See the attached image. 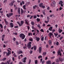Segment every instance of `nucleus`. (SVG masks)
<instances>
[{
    "label": "nucleus",
    "mask_w": 64,
    "mask_h": 64,
    "mask_svg": "<svg viewBox=\"0 0 64 64\" xmlns=\"http://www.w3.org/2000/svg\"><path fill=\"white\" fill-rule=\"evenodd\" d=\"M47 64H51V60H49L47 62Z\"/></svg>",
    "instance_id": "nucleus-13"
},
{
    "label": "nucleus",
    "mask_w": 64,
    "mask_h": 64,
    "mask_svg": "<svg viewBox=\"0 0 64 64\" xmlns=\"http://www.w3.org/2000/svg\"><path fill=\"white\" fill-rule=\"evenodd\" d=\"M10 26L11 28H13V24L12 23H11L10 24Z\"/></svg>",
    "instance_id": "nucleus-11"
},
{
    "label": "nucleus",
    "mask_w": 64,
    "mask_h": 64,
    "mask_svg": "<svg viewBox=\"0 0 64 64\" xmlns=\"http://www.w3.org/2000/svg\"><path fill=\"white\" fill-rule=\"evenodd\" d=\"M37 6L36 5H35L34 6H33V8L34 9H36V7H37Z\"/></svg>",
    "instance_id": "nucleus-41"
},
{
    "label": "nucleus",
    "mask_w": 64,
    "mask_h": 64,
    "mask_svg": "<svg viewBox=\"0 0 64 64\" xmlns=\"http://www.w3.org/2000/svg\"><path fill=\"white\" fill-rule=\"evenodd\" d=\"M18 13L19 14H20V8H18Z\"/></svg>",
    "instance_id": "nucleus-19"
},
{
    "label": "nucleus",
    "mask_w": 64,
    "mask_h": 64,
    "mask_svg": "<svg viewBox=\"0 0 64 64\" xmlns=\"http://www.w3.org/2000/svg\"><path fill=\"white\" fill-rule=\"evenodd\" d=\"M42 51V48L41 47H40L39 48V51L40 53H41V51Z\"/></svg>",
    "instance_id": "nucleus-8"
},
{
    "label": "nucleus",
    "mask_w": 64,
    "mask_h": 64,
    "mask_svg": "<svg viewBox=\"0 0 64 64\" xmlns=\"http://www.w3.org/2000/svg\"><path fill=\"white\" fill-rule=\"evenodd\" d=\"M16 44L17 45H19V43H18V42L17 41H16Z\"/></svg>",
    "instance_id": "nucleus-46"
},
{
    "label": "nucleus",
    "mask_w": 64,
    "mask_h": 64,
    "mask_svg": "<svg viewBox=\"0 0 64 64\" xmlns=\"http://www.w3.org/2000/svg\"><path fill=\"white\" fill-rule=\"evenodd\" d=\"M41 8H45V6L42 5V7H41Z\"/></svg>",
    "instance_id": "nucleus-56"
},
{
    "label": "nucleus",
    "mask_w": 64,
    "mask_h": 64,
    "mask_svg": "<svg viewBox=\"0 0 64 64\" xmlns=\"http://www.w3.org/2000/svg\"><path fill=\"white\" fill-rule=\"evenodd\" d=\"M9 5L11 6H13V4L12 2Z\"/></svg>",
    "instance_id": "nucleus-40"
},
{
    "label": "nucleus",
    "mask_w": 64,
    "mask_h": 64,
    "mask_svg": "<svg viewBox=\"0 0 64 64\" xmlns=\"http://www.w3.org/2000/svg\"><path fill=\"white\" fill-rule=\"evenodd\" d=\"M22 53H23L22 51L21 50H20L19 51V52L18 53V54H22Z\"/></svg>",
    "instance_id": "nucleus-20"
},
{
    "label": "nucleus",
    "mask_w": 64,
    "mask_h": 64,
    "mask_svg": "<svg viewBox=\"0 0 64 64\" xmlns=\"http://www.w3.org/2000/svg\"><path fill=\"white\" fill-rule=\"evenodd\" d=\"M41 40L42 41H43L44 40V37H43V35H42L41 36Z\"/></svg>",
    "instance_id": "nucleus-22"
},
{
    "label": "nucleus",
    "mask_w": 64,
    "mask_h": 64,
    "mask_svg": "<svg viewBox=\"0 0 64 64\" xmlns=\"http://www.w3.org/2000/svg\"><path fill=\"white\" fill-rule=\"evenodd\" d=\"M40 31L41 32H44V30H43L42 29H41L40 30Z\"/></svg>",
    "instance_id": "nucleus-49"
},
{
    "label": "nucleus",
    "mask_w": 64,
    "mask_h": 64,
    "mask_svg": "<svg viewBox=\"0 0 64 64\" xmlns=\"http://www.w3.org/2000/svg\"><path fill=\"white\" fill-rule=\"evenodd\" d=\"M37 26L38 27V28H40V24H38L37 25Z\"/></svg>",
    "instance_id": "nucleus-53"
},
{
    "label": "nucleus",
    "mask_w": 64,
    "mask_h": 64,
    "mask_svg": "<svg viewBox=\"0 0 64 64\" xmlns=\"http://www.w3.org/2000/svg\"><path fill=\"white\" fill-rule=\"evenodd\" d=\"M52 16L53 17H54V15L53 14H52L50 16V17H52Z\"/></svg>",
    "instance_id": "nucleus-37"
},
{
    "label": "nucleus",
    "mask_w": 64,
    "mask_h": 64,
    "mask_svg": "<svg viewBox=\"0 0 64 64\" xmlns=\"http://www.w3.org/2000/svg\"><path fill=\"white\" fill-rule=\"evenodd\" d=\"M30 54H31L33 52V51H32V50H31L30 51Z\"/></svg>",
    "instance_id": "nucleus-64"
},
{
    "label": "nucleus",
    "mask_w": 64,
    "mask_h": 64,
    "mask_svg": "<svg viewBox=\"0 0 64 64\" xmlns=\"http://www.w3.org/2000/svg\"><path fill=\"white\" fill-rule=\"evenodd\" d=\"M46 52H43L42 53V55L44 56H45V55H46Z\"/></svg>",
    "instance_id": "nucleus-30"
},
{
    "label": "nucleus",
    "mask_w": 64,
    "mask_h": 64,
    "mask_svg": "<svg viewBox=\"0 0 64 64\" xmlns=\"http://www.w3.org/2000/svg\"><path fill=\"white\" fill-rule=\"evenodd\" d=\"M6 58H4L3 59H2V61H5L6 60Z\"/></svg>",
    "instance_id": "nucleus-31"
},
{
    "label": "nucleus",
    "mask_w": 64,
    "mask_h": 64,
    "mask_svg": "<svg viewBox=\"0 0 64 64\" xmlns=\"http://www.w3.org/2000/svg\"><path fill=\"white\" fill-rule=\"evenodd\" d=\"M29 41H33V39L32 38H30L29 39Z\"/></svg>",
    "instance_id": "nucleus-32"
},
{
    "label": "nucleus",
    "mask_w": 64,
    "mask_h": 64,
    "mask_svg": "<svg viewBox=\"0 0 64 64\" xmlns=\"http://www.w3.org/2000/svg\"><path fill=\"white\" fill-rule=\"evenodd\" d=\"M28 21V20H25V23L26 24H27V25H29V24H28V22H27Z\"/></svg>",
    "instance_id": "nucleus-14"
},
{
    "label": "nucleus",
    "mask_w": 64,
    "mask_h": 64,
    "mask_svg": "<svg viewBox=\"0 0 64 64\" xmlns=\"http://www.w3.org/2000/svg\"><path fill=\"white\" fill-rule=\"evenodd\" d=\"M56 45H58V44H59V42H56Z\"/></svg>",
    "instance_id": "nucleus-54"
},
{
    "label": "nucleus",
    "mask_w": 64,
    "mask_h": 64,
    "mask_svg": "<svg viewBox=\"0 0 64 64\" xmlns=\"http://www.w3.org/2000/svg\"><path fill=\"white\" fill-rule=\"evenodd\" d=\"M3 47L4 48H5V47H6V45L5 44H4Z\"/></svg>",
    "instance_id": "nucleus-63"
},
{
    "label": "nucleus",
    "mask_w": 64,
    "mask_h": 64,
    "mask_svg": "<svg viewBox=\"0 0 64 64\" xmlns=\"http://www.w3.org/2000/svg\"><path fill=\"white\" fill-rule=\"evenodd\" d=\"M56 62H57V63H58V62H59V60H58V59L57 58V59H56Z\"/></svg>",
    "instance_id": "nucleus-25"
},
{
    "label": "nucleus",
    "mask_w": 64,
    "mask_h": 64,
    "mask_svg": "<svg viewBox=\"0 0 64 64\" xmlns=\"http://www.w3.org/2000/svg\"><path fill=\"white\" fill-rule=\"evenodd\" d=\"M34 50L35 51L36 50V46H34Z\"/></svg>",
    "instance_id": "nucleus-23"
},
{
    "label": "nucleus",
    "mask_w": 64,
    "mask_h": 64,
    "mask_svg": "<svg viewBox=\"0 0 64 64\" xmlns=\"http://www.w3.org/2000/svg\"><path fill=\"white\" fill-rule=\"evenodd\" d=\"M42 62V64H43L44 63H45V61L44 60H43Z\"/></svg>",
    "instance_id": "nucleus-51"
},
{
    "label": "nucleus",
    "mask_w": 64,
    "mask_h": 64,
    "mask_svg": "<svg viewBox=\"0 0 64 64\" xmlns=\"http://www.w3.org/2000/svg\"><path fill=\"white\" fill-rule=\"evenodd\" d=\"M55 57L54 56H53L52 57H51V58L52 59H54V58H55Z\"/></svg>",
    "instance_id": "nucleus-55"
},
{
    "label": "nucleus",
    "mask_w": 64,
    "mask_h": 64,
    "mask_svg": "<svg viewBox=\"0 0 64 64\" xmlns=\"http://www.w3.org/2000/svg\"><path fill=\"white\" fill-rule=\"evenodd\" d=\"M25 7H26V6L25 5H24L23 6V8L24 9L26 10V8H25Z\"/></svg>",
    "instance_id": "nucleus-38"
},
{
    "label": "nucleus",
    "mask_w": 64,
    "mask_h": 64,
    "mask_svg": "<svg viewBox=\"0 0 64 64\" xmlns=\"http://www.w3.org/2000/svg\"><path fill=\"white\" fill-rule=\"evenodd\" d=\"M34 19H36L37 18V16L36 15H34Z\"/></svg>",
    "instance_id": "nucleus-34"
},
{
    "label": "nucleus",
    "mask_w": 64,
    "mask_h": 64,
    "mask_svg": "<svg viewBox=\"0 0 64 64\" xmlns=\"http://www.w3.org/2000/svg\"><path fill=\"white\" fill-rule=\"evenodd\" d=\"M55 3H56L55 2H53V4H51V6H53V7L54 6H55Z\"/></svg>",
    "instance_id": "nucleus-10"
},
{
    "label": "nucleus",
    "mask_w": 64,
    "mask_h": 64,
    "mask_svg": "<svg viewBox=\"0 0 64 64\" xmlns=\"http://www.w3.org/2000/svg\"><path fill=\"white\" fill-rule=\"evenodd\" d=\"M54 34L55 35L56 37L57 36H58V33H54Z\"/></svg>",
    "instance_id": "nucleus-35"
},
{
    "label": "nucleus",
    "mask_w": 64,
    "mask_h": 64,
    "mask_svg": "<svg viewBox=\"0 0 64 64\" xmlns=\"http://www.w3.org/2000/svg\"><path fill=\"white\" fill-rule=\"evenodd\" d=\"M11 54V52H8V53H7L6 54V55L7 56H8V55H10V54Z\"/></svg>",
    "instance_id": "nucleus-24"
},
{
    "label": "nucleus",
    "mask_w": 64,
    "mask_h": 64,
    "mask_svg": "<svg viewBox=\"0 0 64 64\" xmlns=\"http://www.w3.org/2000/svg\"><path fill=\"white\" fill-rule=\"evenodd\" d=\"M27 59V58L25 57L23 58L22 60L23 61L24 63H26V60Z\"/></svg>",
    "instance_id": "nucleus-7"
},
{
    "label": "nucleus",
    "mask_w": 64,
    "mask_h": 64,
    "mask_svg": "<svg viewBox=\"0 0 64 64\" xmlns=\"http://www.w3.org/2000/svg\"><path fill=\"white\" fill-rule=\"evenodd\" d=\"M48 35H49V36H50V38H51V36H52V35H53V34H52V33L50 32L49 34H48Z\"/></svg>",
    "instance_id": "nucleus-18"
},
{
    "label": "nucleus",
    "mask_w": 64,
    "mask_h": 64,
    "mask_svg": "<svg viewBox=\"0 0 64 64\" xmlns=\"http://www.w3.org/2000/svg\"><path fill=\"white\" fill-rule=\"evenodd\" d=\"M42 58V56H38V58L39 59V58Z\"/></svg>",
    "instance_id": "nucleus-58"
},
{
    "label": "nucleus",
    "mask_w": 64,
    "mask_h": 64,
    "mask_svg": "<svg viewBox=\"0 0 64 64\" xmlns=\"http://www.w3.org/2000/svg\"><path fill=\"white\" fill-rule=\"evenodd\" d=\"M30 35H32V33H28V36H30Z\"/></svg>",
    "instance_id": "nucleus-50"
},
{
    "label": "nucleus",
    "mask_w": 64,
    "mask_h": 64,
    "mask_svg": "<svg viewBox=\"0 0 64 64\" xmlns=\"http://www.w3.org/2000/svg\"><path fill=\"white\" fill-rule=\"evenodd\" d=\"M36 40L37 41V42H38L40 40V38H38L37 37H35Z\"/></svg>",
    "instance_id": "nucleus-9"
},
{
    "label": "nucleus",
    "mask_w": 64,
    "mask_h": 64,
    "mask_svg": "<svg viewBox=\"0 0 64 64\" xmlns=\"http://www.w3.org/2000/svg\"><path fill=\"white\" fill-rule=\"evenodd\" d=\"M19 36L20 38H21L22 39H24L25 38V36L23 34H20Z\"/></svg>",
    "instance_id": "nucleus-1"
},
{
    "label": "nucleus",
    "mask_w": 64,
    "mask_h": 64,
    "mask_svg": "<svg viewBox=\"0 0 64 64\" xmlns=\"http://www.w3.org/2000/svg\"><path fill=\"white\" fill-rule=\"evenodd\" d=\"M52 31L53 33H54V32L55 31V30L54 29L52 30Z\"/></svg>",
    "instance_id": "nucleus-61"
},
{
    "label": "nucleus",
    "mask_w": 64,
    "mask_h": 64,
    "mask_svg": "<svg viewBox=\"0 0 64 64\" xmlns=\"http://www.w3.org/2000/svg\"><path fill=\"white\" fill-rule=\"evenodd\" d=\"M8 43V41H4V44H7Z\"/></svg>",
    "instance_id": "nucleus-48"
},
{
    "label": "nucleus",
    "mask_w": 64,
    "mask_h": 64,
    "mask_svg": "<svg viewBox=\"0 0 64 64\" xmlns=\"http://www.w3.org/2000/svg\"><path fill=\"white\" fill-rule=\"evenodd\" d=\"M58 31L59 33H61V32L62 31V30L60 29L59 28L58 30Z\"/></svg>",
    "instance_id": "nucleus-28"
},
{
    "label": "nucleus",
    "mask_w": 64,
    "mask_h": 64,
    "mask_svg": "<svg viewBox=\"0 0 64 64\" xmlns=\"http://www.w3.org/2000/svg\"><path fill=\"white\" fill-rule=\"evenodd\" d=\"M4 37H5V35H2V41H4Z\"/></svg>",
    "instance_id": "nucleus-12"
},
{
    "label": "nucleus",
    "mask_w": 64,
    "mask_h": 64,
    "mask_svg": "<svg viewBox=\"0 0 64 64\" xmlns=\"http://www.w3.org/2000/svg\"><path fill=\"white\" fill-rule=\"evenodd\" d=\"M40 7H42V6L43 5V3H40L38 5Z\"/></svg>",
    "instance_id": "nucleus-17"
},
{
    "label": "nucleus",
    "mask_w": 64,
    "mask_h": 64,
    "mask_svg": "<svg viewBox=\"0 0 64 64\" xmlns=\"http://www.w3.org/2000/svg\"><path fill=\"white\" fill-rule=\"evenodd\" d=\"M31 17V15H28L27 16V17Z\"/></svg>",
    "instance_id": "nucleus-59"
},
{
    "label": "nucleus",
    "mask_w": 64,
    "mask_h": 64,
    "mask_svg": "<svg viewBox=\"0 0 64 64\" xmlns=\"http://www.w3.org/2000/svg\"><path fill=\"white\" fill-rule=\"evenodd\" d=\"M24 21L22 20L20 22H20H17V23L18 24L19 26H22V25H23V24H24Z\"/></svg>",
    "instance_id": "nucleus-2"
},
{
    "label": "nucleus",
    "mask_w": 64,
    "mask_h": 64,
    "mask_svg": "<svg viewBox=\"0 0 64 64\" xmlns=\"http://www.w3.org/2000/svg\"><path fill=\"white\" fill-rule=\"evenodd\" d=\"M0 27L1 28H3V26H2V25L1 24H0Z\"/></svg>",
    "instance_id": "nucleus-47"
},
{
    "label": "nucleus",
    "mask_w": 64,
    "mask_h": 64,
    "mask_svg": "<svg viewBox=\"0 0 64 64\" xmlns=\"http://www.w3.org/2000/svg\"><path fill=\"white\" fill-rule=\"evenodd\" d=\"M31 23L32 25H34V22H31Z\"/></svg>",
    "instance_id": "nucleus-39"
},
{
    "label": "nucleus",
    "mask_w": 64,
    "mask_h": 64,
    "mask_svg": "<svg viewBox=\"0 0 64 64\" xmlns=\"http://www.w3.org/2000/svg\"><path fill=\"white\" fill-rule=\"evenodd\" d=\"M31 42H28V48L30 49V48H31Z\"/></svg>",
    "instance_id": "nucleus-4"
},
{
    "label": "nucleus",
    "mask_w": 64,
    "mask_h": 64,
    "mask_svg": "<svg viewBox=\"0 0 64 64\" xmlns=\"http://www.w3.org/2000/svg\"><path fill=\"white\" fill-rule=\"evenodd\" d=\"M37 22H39V21H40V19L39 18H37Z\"/></svg>",
    "instance_id": "nucleus-36"
},
{
    "label": "nucleus",
    "mask_w": 64,
    "mask_h": 64,
    "mask_svg": "<svg viewBox=\"0 0 64 64\" xmlns=\"http://www.w3.org/2000/svg\"><path fill=\"white\" fill-rule=\"evenodd\" d=\"M59 9H60V10H62V8L61 7H60V8Z\"/></svg>",
    "instance_id": "nucleus-60"
},
{
    "label": "nucleus",
    "mask_w": 64,
    "mask_h": 64,
    "mask_svg": "<svg viewBox=\"0 0 64 64\" xmlns=\"http://www.w3.org/2000/svg\"><path fill=\"white\" fill-rule=\"evenodd\" d=\"M21 13L22 14L23 13H24V11L22 8H21Z\"/></svg>",
    "instance_id": "nucleus-26"
},
{
    "label": "nucleus",
    "mask_w": 64,
    "mask_h": 64,
    "mask_svg": "<svg viewBox=\"0 0 64 64\" xmlns=\"http://www.w3.org/2000/svg\"><path fill=\"white\" fill-rule=\"evenodd\" d=\"M6 2H7V0H4V4H6Z\"/></svg>",
    "instance_id": "nucleus-45"
},
{
    "label": "nucleus",
    "mask_w": 64,
    "mask_h": 64,
    "mask_svg": "<svg viewBox=\"0 0 64 64\" xmlns=\"http://www.w3.org/2000/svg\"><path fill=\"white\" fill-rule=\"evenodd\" d=\"M13 55L15 57H17V56H16V55L15 54V53H14L13 54Z\"/></svg>",
    "instance_id": "nucleus-42"
},
{
    "label": "nucleus",
    "mask_w": 64,
    "mask_h": 64,
    "mask_svg": "<svg viewBox=\"0 0 64 64\" xmlns=\"http://www.w3.org/2000/svg\"><path fill=\"white\" fill-rule=\"evenodd\" d=\"M63 2H62V1L61 0L60 1L59 3V4H60V5L62 7H63Z\"/></svg>",
    "instance_id": "nucleus-5"
},
{
    "label": "nucleus",
    "mask_w": 64,
    "mask_h": 64,
    "mask_svg": "<svg viewBox=\"0 0 64 64\" xmlns=\"http://www.w3.org/2000/svg\"><path fill=\"white\" fill-rule=\"evenodd\" d=\"M12 59L13 61H15V58H14V57H13L12 58Z\"/></svg>",
    "instance_id": "nucleus-52"
},
{
    "label": "nucleus",
    "mask_w": 64,
    "mask_h": 64,
    "mask_svg": "<svg viewBox=\"0 0 64 64\" xmlns=\"http://www.w3.org/2000/svg\"><path fill=\"white\" fill-rule=\"evenodd\" d=\"M4 20L5 22L6 25H8V22L6 21V19H4Z\"/></svg>",
    "instance_id": "nucleus-15"
},
{
    "label": "nucleus",
    "mask_w": 64,
    "mask_h": 64,
    "mask_svg": "<svg viewBox=\"0 0 64 64\" xmlns=\"http://www.w3.org/2000/svg\"><path fill=\"white\" fill-rule=\"evenodd\" d=\"M52 27L51 26L50 28L48 30H50V31H52Z\"/></svg>",
    "instance_id": "nucleus-21"
},
{
    "label": "nucleus",
    "mask_w": 64,
    "mask_h": 64,
    "mask_svg": "<svg viewBox=\"0 0 64 64\" xmlns=\"http://www.w3.org/2000/svg\"><path fill=\"white\" fill-rule=\"evenodd\" d=\"M58 55H60V56L62 55V54L61 53V50H58Z\"/></svg>",
    "instance_id": "nucleus-6"
},
{
    "label": "nucleus",
    "mask_w": 64,
    "mask_h": 64,
    "mask_svg": "<svg viewBox=\"0 0 64 64\" xmlns=\"http://www.w3.org/2000/svg\"><path fill=\"white\" fill-rule=\"evenodd\" d=\"M48 42L49 44H50V45H51V44L52 43V42H51V40H49Z\"/></svg>",
    "instance_id": "nucleus-29"
},
{
    "label": "nucleus",
    "mask_w": 64,
    "mask_h": 64,
    "mask_svg": "<svg viewBox=\"0 0 64 64\" xmlns=\"http://www.w3.org/2000/svg\"><path fill=\"white\" fill-rule=\"evenodd\" d=\"M13 13H10L9 14H6V16L8 17V18H9L10 17H11L13 15Z\"/></svg>",
    "instance_id": "nucleus-3"
},
{
    "label": "nucleus",
    "mask_w": 64,
    "mask_h": 64,
    "mask_svg": "<svg viewBox=\"0 0 64 64\" xmlns=\"http://www.w3.org/2000/svg\"><path fill=\"white\" fill-rule=\"evenodd\" d=\"M14 2H15V1L14 0H13L12 2V3L13 4L14 3Z\"/></svg>",
    "instance_id": "nucleus-62"
},
{
    "label": "nucleus",
    "mask_w": 64,
    "mask_h": 64,
    "mask_svg": "<svg viewBox=\"0 0 64 64\" xmlns=\"http://www.w3.org/2000/svg\"><path fill=\"white\" fill-rule=\"evenodd\" d=\"M32 29H34L35 30H36V28H34V27L33 26H32Z\"/></svg>",
    "instance_id": "nucleus-44"
},
{
    "label": "nucleus",
    "mask_w": 64,
    "mask_h": 64,
    "mask_svg": "<svg viewBox=\"0 0 64 64\" xmlns=\"http://www.w3.org/2000/svg\"><path fill=\"white\" fill-rule=\"evenodd\" d=\"M49 22V20H48L47 21H45V22L46 23H48Z\"/></svg>",
    "instance_id": "nucleus-43"
},
{
    "label": "nucleus",
    "mask_w": 64,
    "mask_h": 64,
    "mask_svg": "<svg viewBox=\"0 0 64 64\" xmlns=\"http://www.w3.org/2000/svg\"><path fill=\"white\" fill-rule=\"evenodd\" d=\"M34 62L35 64H38V61L37 60H35Z\"/></svg>",
    "instance_id": "nucleus-33"
},
{
    "label": "nucleus",
    "mask_w": 64,
    "mask_h": 64,
    "mask_svg": "<svg viewBox=\"0 0 64 64\" xmlns=\"http://www.w3.org/2000/svg\"><path fill=\"white\" fill-rule=\"evenodd\" d=\"M42 12L43 14H44V15H45V10H43L42 11Z\"/></svg>",
    "instance_id": "nucleus-27"
},
{
    "label": "nucleus",
    "mask_w": 64,
    "mask_h": 64,
    "mask_svg": "<svg viewBox=\"0 0 64 64\" xmlns=\"http://www.w3.org/2000/svg\"><path fill=\"white\" fill-rule=\"evenodd\" d=\"M30 62H31V60H30L28 64H30Z\"/></svg>",
    "instance_id": "nucleus-57"
},
{
    "label": "nucleus",
    "mask_w": 64,
    "mask_h": 64,
    "mask_svg": "<svg viewBox=\"0 0 64 64\" xmlns=\"http://www.w3.org/2000/svg\"><path fill=\"white\" fill-rule=\"evenodd\" d=\"M10 60H8L6 62V64H10Z\"/></svg>",
    "instance_id": "nucleus-16"
}]
</instances>
